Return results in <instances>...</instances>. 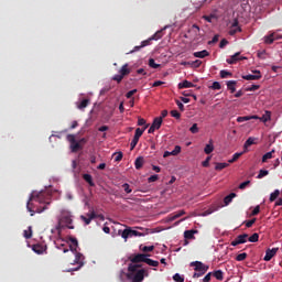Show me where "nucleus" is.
Returning <instances> with one entry per match:
<instances>
[{
	"label": "nucleus",
	"mask_w": 282,
	"mask_h": 282,
	"mask_svg": "<svg viewBox=\"0 0 282 282\" xmlns=\"http://www.w3.org/2000/svg\"><path fill=\"white\" fill-rule=\"evenodd\" d=\"M90 104V98H82L79 99V101L76 102V107L77 109H79V111H85V109H87V107H89Z\"/></svg>",
	"instance_id": "obj_7"
},
{
	"label": "nucleus",
	"mask_w": 282,
	"mask_h": 282,
	"mask_svg": "<svg viewBox=\"0 0 282 282\" xmlns=\"http://www.w3.org/2000/svg\"><path fill=\"white\" fill-rule=\"evenodd\" d=\"M59 221L62 224H65L66 228H68L69 230H74V226L72 225L74 220L72 219V216H69V214L62 216Z\"/></svg>",
	"instance_id": "obj_8"
},
{
	"label": "nucleus",
	"mask_w": 282,
	"mask_h": 282,
	"mask_svg": "<svg viewBox=\"0 0 282 282\" xmlns=\"http://www.w3.org/2000/svg\"><path fill=\"white\" fill-rule=\"evenodd\" d=\"M254 224H257V218L245 221L246 228H252V226H254Z\"/></svg>",
	"instance_id": "obj_49"
},
{
	"label": "nucleus",
	"mask_w": 282,
	"mask_h": 282,
	"mask_svg": "<svg viewBox=\"0 0 282 282\" xmlns=\"http://www.w3.org/2000/svg\"><path fill=\"white\" fill-rule=\"evenodd\" d=\"M195 230H185L184 231V237L185 239H195Z\"/></svg>",
	"instance_id": "obj_31"
},
{
	"label": "nucleus",
	"mask_w": 282,
	"mask_h": 282,
	"mask_svg": "<svg viewBox=\"0 0 282 282\" xmlns=\"http://www.w3.org/2000/svg\"><path fill=\"white\" fill-rule=\"evenodd\" d=\"M121 237L127 241V239H129L130 237H144V234L138 230H133L131 228H127L122 231Z\"/></svg>",
	"instance_id": "obj_4"
},
{
	"label": "nucleus",
	"mask_w": 282,
	"mask_h": 282,
	"mask_svg": "<svg viewBox=\"0 0 282 282\" xmlns=\"http://www.w3.org/2000/svg\"><path fill=\"white\" fill-rule=\"evenodd\" d=\"M142 252H153V250H155L154 246H144L143 248H141Z\"/></svg>",
	"instance_id": "obj_54"
},
{
	"label": "nucleus",
	"mask_w": 282,
	"mask_h": 282,
	"mask_svg": "<svg viewBox=\"0 0 282 282\" xmlns=\"http://www.w3.org/2000/svg\"><path fill=\"white\" fill-rule=\"evenodd\" d=\"M191 265L194 267L195 272H200V274H206V272H208V268H209L208 265H206L199 261L192 262Z\"/></svg>",
	"instance_id": "obj_5"
},
{
	"label": "nucleus",
	"mask_w": 282,
	"mask_h": 282,
	"mask_svg": "<svg viewBox=\"0 0 282 282\" xmlns=\"http://www.w3.org/2000/svg\"><path fill=\"white\" fill-rule=\"evenodd\" d=\"M171 116L172 118H176V120H180V118H182V113H180V111L177 110H171Z\"/></svg>",
	"instance_id": "obj_51"
},
{
	"label": "nucleus",
	"mask_w": 282,
	"mask_h": 282,
	"mask_svg": "<svg viewBox=\"0 0 282 282\" xmlns=\"http://www.w3.org/2000/svg\"><path fill=\"white\" fill-rule=\"evenodd\" d=\"M247 186H250V181H245L239 185L240 191H243Z\"/></svg>",
	"instance_id": "obj_61"
},
{
	"label": "nucleus",
	"mask_w": 282,
	"mask_h": 282,
	"mask_svg": "<svg viewBox=\"0 0 282 282\" xmlns=\"http://www.w3.org/2000/svg\"><path fill=\"white\" fill-rule=\"evenodd\" d=\"M159 178H160V176H158V174H154V175H151V176L148 178V182H149V183L158 182Z\"/></svg>",
	"instance_id": "obj_62"
},
{
	"label": "nucleus",
	"mask_w": 282,
	"mask_h": 282,
	"mask_svg": "<svg viewBox=\"0 0 282 282\" xmlns=\"http://www.w3.org/2000/svg\"><path fill=\"white\" fill-rule=\"evenodd\" d=\"M195 58H206V56H210V53L206 50L195 52L194 53Z\"/></svg>",
	"instance_id": "obj_23"
},
{
	"label": "nucleus",
	"mask_w": 282,
	"mask_h": 282,
	"mask_svg": "<svg viewBox=\"0 0 282 282\" xmlns=\"http://www.w3.org/2000/svg\"><path fill=\"white\" fill-rule=\"evenodd\" d=\"M138 142H140V138L134 135L130 143L131 151H133L135 149V147H138Z\"/></svg>",
	"instance_id": "obj_42"
},
{
	"label": "nucleus",
	"mask_w": 282,
	"mask_h": 282,
	"mask_svg": "<svg viewBox=\"0 0 282 282\" xmlns=\"http://www.w3.org/2000/svg\"><path fill=\"white\" fill-rule=\"evenodd\" d=\"M280 39H282L281 35L276 33H271L264 36V43H267V45H272V43H274L275 41H279Z\"/></svg>",
	"instance_id": "obj_10"
},
{
	"label": "nucleus",
	"mask_w": 282,
	"mask_h": 282,
	"mask_svg": "<svg viewBox=\"0 0 282 282\" xmlns=\"http://www.w3.org/2000/svg\"><path fill=\"white\" fill-rule=\"evenodd\" d=\"M149 65H150V67H152V69H158V67H160V64H156L155 59H153V58L149 59Z\"/></svg>",
	"instance_id": "obj_53"
},
{
	"label": "nucleus",
	"mask_w": 282,
	"mask_h": 282,
	"mask_svg": "<svg viewBox=\"0 0 282 282\" xmlns=\"http://www.w3.org/2000/svg\"><path fill=\"white\" fill-rule=\"evenodd\" d=\"M189 32H193L195 36H199V25L193 24L192 28L189 29Z\"/></svg>",
	"instance_id": "obj_45"
},
{
	"label": "nucleus",
	"mask_w": 282,
	"mask_h": 282,
	"mask_svg": "<svg viewBox=\"0 0 282 282\" xmlns=\"http://www.w3.org/2000/svg\"><path fill=\"white\" fill-rule=\"evenodd\" d=\"M256 75H245L242 76L243 80H259L261 78V72L254 70Z\"/></svg>",
	"instance_id": "obj_13"
},
{
	"label": "nucleus",
	"mask_w": 282,
	"mask_h": 282,
	"mask_svg": "<svg viewBox=\"0 0 282 282\" xmlns=\"http://www.w3.org/2000/svg\"><path fill=\"white\" fill-rule=\"evenodd\" d=\"M203 19L207 21V23H213V19H217V15L215 13H212L209 15H203Z\"/></svg>",
	"instance_id": "obj_44"
},
{
	"label": "nucleus",
	"mask_w": 282,
	"mask_h": 282,
	"mask_svg": "<svg viewBox=\"0 0 282 282\" xmlns=\"http://www.w3.org/2000/svg\"><path fill=\"white\" fill-rule=\"evenodd\" d=\"M270 175V171L268 170H260L259 171V174L257 176V180H263V177Z\"/></svg>",
	"instance_id": "obj_39"
},
{
	"label": "nucleus",
	"mask_w": 282,
	"mask_h": 282,
	"mask_svg": "<svg viewBox=\"0 0 282 282\" xmlns=\"http://www.w3.org/2000/svg\"><path fill=\"white\" fill-rule=\"evenodd\" d=\"M122 188H123L124 193H127V194L133 193V189H131V185H129V183H124L122 185Z\"/></svg>",
	"instance_id": "obj_50"
},
{
	"label": "nucleus",
	"mask_w": 282,
	"mask_h": 282,
	"mask_svg": "<svg viewBox=\"0 0 282 282\" xmlns=\"http://www.w3.org/2000/svg\"><path fill=\"white\" fill-rule=\"evenodd\" d=\"M238 239V243H246L248 241V234H242L236 237Z\"/></svg>",
	"instance_id": "obj_30"
},
{
	"label": "nucleus",
	"mask_w": 282,
	"mask_h": 282,
	"mask_svg": "<svg viewBox=\"0 0 282 282\" xmlns=\"http://www.w3.org/2000/svg\"><path fill=\"white\" fill-rule=\"evenodd\" d=\"M162 117H156L154 118L152 126L155 127L156 129H160L162 127Z\"/></svg>",
	"instance_id": "obj_36"
},
{
	"label": "nucleus",
	"mask_w": 282,
	"mask_h": 282,
	"mask_svg": "<svg viewBox=\"0 0 282 282\" xmlns=\"http://www.w3.org/2000/svg\"><path fill=\"white\" fill-rule=\"evenodd\" d=\"M243 155V152H237L232 155V159H230L228 162L229 164H234V162H237L241 156Z\"/></svg>",
	"instance_id": "obj_35"
},
{
	"label": "nucleus",
	"mask_w": 282,
	"mask_h": 282,
	"mask_svg": "<svg viewBox=\"0 0 282 282\" xmlns=\"http://www.w3.org/2000/svg\"><path fill=\"white\" fill-rule=\"evenodd\" d=\"M173 279L176 282H184V278H182V275H180V273L174 274Z\"/></svg>",
	"instance_id": "obj_63"
},
{
	"label": "nucleus",
	"mask_w": 282,
	"mask_h": 282,
	"mask_svg": "<svg viewBox=\"0 0 282 282\" xmlns=\"http://www.w3.org/2000/svg\"><path fill=\"white\" fill-rule=\"evenodd\" d=\"M122 161V152L115 153V162H121Z\"/></svg>",
	"instance_id": "obj_60"
},
{
	"label": "nucleus",
	"mask_w": 282,
	"mask_h": 282,
	"mask_svg": "<svg viewBox=\"0 0 282 282\" xmlns=\"http://www.w3.org/2000/svg\"><path fill=\"white\" fill-rule=\"evenodd\" d=\"M237 32H241V26H239V20L235 19L229 29L228 34L230 36H235V34H237Z\"/></svg>",
	"instance_id": "obj_9"
},
{
	"label": "nucleus",
	"mask_w": 282,
	"mask_h": 282,
	"mask_svg": "<svg viewBox=\"0 0 282 282\" xmlns=\"http://www.w3.org/2000/svg\"><path fill=\"white\" fill-rule=\"evenodd\" d=\"M230 164L228 163H216L215 171H224V169H228Z\"/></svg>",
	"instance_id": "obj_38"
},
{
	"label": "nucleus",
	"mask_w": 282,
	"mask_h": 282,
	"mask_svg": "<svg viewBox=\"0 0 282 282\" xmlns=\"http://www.w3.org/2000/svg\"><path fill=\"white\" fill-rule=\"evenodd\" d=\"M83 178L85 180V182H87V184H89V186H96V184L94 183V178L90 174H84Z\"/></svg>",
	"instance_id": "obj_28"
},
{
	"label": "nucleus",
	"mask_w": 282,
	"mask_h": 282,
	"mask_svg": "<svg viewBox=\"0 0 282 282\" xmlns=\"http://www.w3.org/2000/svg\"><path fill=\"white\" fill-rule=\"evenodd\" d=\"M191 133H199V127H197V123H194L191 128H189Z\"/></svg>",
	"instance_id": "obj_57"
},
{
	"label": "nucleus",
	"mask_w": 282,
	"mask_h": 282,
	"mask_svg": "<svg viewBox=\"0 0 282 282\" xmlns=\"http://www.w3.org/2000/svg\"><path fill=\"white\" fill-rule=\"evenodd\" d=\"M178 153H182V147L175 145L174 150L172 151V155H178Z\"/></svg>",
	"instance_id": "obj_58"
},
{
	"label": "nucleus",
	"mask_w": 282,
	"mask_h": 282,
	"mask_svg": "<svg viewBox=\"0 0 282 282\" xmlns=\"http://www.w3.org/2000/svg\"><path fill=\"white\" fill-rule=\"evenodd\" d=\"M278 252H279V248L267 249L263 260L272 261V258L275 257Z\"/></svg>",
	"instance_id": "obj_11"
},
{
	"label": "nucleus",
	"mask_w": 282,
	"mask_h": 282,
	"mask_svg": "<svg viewBox=\"0 0 282 282\" xmlns=\"http://www.w3.org/2000/svg\"><path fill=\"white\" fill-rule=\"evenodd\" d=\"M259 213H261V206L257 205L251 212V217H256V215H259Z\"/></svg>",
	"instance_id": "obj_55"
},
{
	"label": "nucleus",
	"mask_w": 282,
	"mask_h": 282,
	"mask_svg": "<svg viewBox=\"0 0 282 282\" xmlns=\"http://www.w3.org/2000/svg\"><path fill=\"white\" fill-rule=\"evenodd\" d=\"M147 45H151V40H145V41L141 42V45L134 46L132 51L128 52V54H133L135 52H140V50H142V47H147Z\"/></svg>",
	"instance_id": "obj_14"
},
{
	"label": "nucleus",
	"mask_w": 282,
	"mask_h": 282,
	"mask_svg": "<svg viewBox=\"0 0 282 282\" xmlns=\"http://www.w3.org/2000/svg\"><path fill=\"white\" fill-rule=\"evenodd\" d=\"M237 80L227 82V89H229L230 94H235L237 91Z\"/></svg>",
	"instance_id": "obj_22"
},
{
	"label": "nucleus",
	"mask_w": 282,
	"mask_h": 282,
	"mask_svg": "<svg viewBox=\"0 0 282 282\" xmlns=\"http://www.w3.org/2000/svg\"><path fill=\"white\" fill-rule=\"evenodd\" d=\"M231 58L235 59L236 63H238V61H246V57L241 56V53H235L234 55H231Z\"/></svg>",
	"instance_id": "obj_41"
},
{
	"label": "nucleus",
	"mask_w": 282,
	"mask_h": 282,
	"mask_svg": "<svg viewBox=\"0 0 282 282\" xmlns=\"http://www.w3.org/2000/svg\"><path fill=\"white\" fill-rule=\"evenodd\" d=\"M75 263H77V265H79V267L74 270H80V268H83V265H85V256H83V253H80V252H76L75 253Z\"/></svg>",
	"instance_id": "obj_12"
},
{
	"label": "nucleus",
	"mask_w": 282,
	"mask_h": 282,
	"mask_svg": "<svg viewBox=\"0 0 282 282\" xmlns=\"http://www.w3.org/2000/svg\"><path fill=\"white\" fill-rule=\"evenodd\" d=\"M24 239H32V227H29V230L23 231Z\"/></svg>",
	"instance_id": "obj_48"
},
{
	"label": "nucleus",
	"mask_w": 282,
	"mask_h": 282,
	"mask_svg": "<svg viewBox=\"0 0 282 282\" xmlns=\"http://www.w3.org/2000/svg\"><path fill=\"white\" fill-rule=\"evenodd\" d=\"M147 257H149V254L138 253L134 256H130L129 261H131V263H144V261H147Z\"/></svg>",
	"instance_id": "obj_6"
},
{
	"label": "nucleus",
	"mask_w": 282,
	"mask_h": 282,
	"mask_svg": "<svg viewBox=\"0 0 282 282\" xmlns=\"http://www.w3.org/2000/svg\"><path fill=\"white\" fill-rule=\"evenodd\" d=\"M83 221H85L86 226H89L91 224V219H96V213L91 212L88 214V218L85 216H82Z\"/></svg>",
	"instance_id": "obj_20"
},
{
	"label": "nucleus",
	"mask_w": 282,
	"mask_h": 282,
	"mask_svg": "<svg viewBox=\"0 0 282 282\" xmlns=\"http://www.w3.org/2000/svg\"><path fill=\"white\" fill-rule=\"evenodd\" d=\"M252 144H257V139L254 137H249L245 142L243 148L248 149V147H252Z\"/></svg>",
	"instance_id": "obj_27"
},
{
	"label": "nucleus",
	"mask_w": 282,
	"mask_h": 282,
	"mask_svg": "<svg viewBox=\"0 0 282 282\" xmlns=\"http://www.w3.org/2000/svg\"><path fill=\"white\" fill-rule=\"evenodd\" d=\"M66 140L70 144V151L72 153H78V151L83 150V145L76 141V135L74 134H67Z\"/></svg>",
	"instance_id": "obj_3"
},
{
	"label": "nucleus",
	"mask_w": 282,
	"mask_h": 282,
	"mask_svg": "<svg viewBox=\"0 0 282 282\" xmlns=\"http://www.w3.org/2000/svg\"><path fill=\"white\" fill-rule=\"evenodd\" d=\"M248 241H250V243H257V241H259V234H252L249 238Z\"/></svg>",
	"instance_id": "obj_46"
},
{
	"label": "nucleus",
	"mask_w": 282,
	"mask_h": 282,
	"mask_svg": "<svg viewBox=\"0 0 282 282\" xmlns=\"http://www.w3.org/2000/svg\"><path fill=\"white\" fill-rule=\"evenodd\" d=\"M183 215H186L184 209L176 212L175 214H171L169 216V221H175V219H180V217H183Z\"/></svg>",
	"instance_id": "obj_15"
},
{
	"label": "nucleus",
	"mask_w": 282,
	"mask_h": 282,
	"mask_svg": "<svg viewBox=\"0 0 282 282\" xmlns=\"http://www.w3.org/2000/svg\"><path fill=\"white\" fill-rule=\"evenodd\" d=\"M142 264H129L128 265V279H132V282H142L144 276H149V271L147 269H140ZM139 269V270H138Z\"/></svg>",
	"instance_id": "obj_2"
},
{
	"label": "nucleus",
	"mask_w": 282,
	"mask_h": 282,
	"mask_svg": "<svg viewBox=\"0 0 282 282\" xmlns=\"http://www.w3.org/2000/svg\"><path fill=\"white\" fill-rule=\"evenodd\" d=\"M70 242L73 245L69 246L72 252H74V250L76 251V248H78V240L76 238H70Z\"/></svg>",
	"instance_id": "obj_40"
},
{
	"label": "nucleus",
	"mask_w": 282,
	"mask_h": 282,
	"mask_svg": "<svg viewBox=\"0 0 282 282\" xmlns=\"http://www.w3.org/2000/svg\"><path fill=\"white\" fill-rule=\"evenodd\" d=\"M248 120H259V116H245V117H238L237 122H248Z\"/></svg>",
	"instance_id": "obj_18"
},
{
	"label": "nucleus",
	"mask_w": 282,
	"mask_h": 282,
	"mask_svg": "<svg viewBox=\"0 0 282 282\" xmlns=\"http://www.w3.org/2000/svg\"><path fill=\"white\" fill-rule=\"evenodd\" d=\"M119 74L124 78V76H129V74H131V68H129L128 64H123L119 69Z\"/></svg>",
	"instance_id": "obj_17"
},
{
	"label": "nucleus",
	"mask_w": 282,
	"mask_h": 282,
	"mask_svg": "<svg viewBox=\"0 0 282 282\" xmlns=\"http://www.w3.org/2000/svg\"><path fill=\"white\" fill-rule=\"evenodd\" d=\"M148 128H149V126H144L143 129L137 128L134 137L142 138V134L144 133V131H147Z\"/></svg>",
	"instance_id": "obj_34"
},
{
	"label": "nucleus",
	"mask_w": 282,
	"mask_h": 282,
	"mask_svg": "<svg viewBox=\"0 0 282 282\" xmlns=\"http://www.w3.org/2000/svg\"><path fill=\"white\" fill-rule=\"evenodd\" d=\"M162 37V30L158 31L154 35H152L148 41H160Z\"/></svg>",
	"instance_id": "obj_43"
},
{
	"label": "nucleus",
	"mask_w": 282,
	"mask_h": 282,
	"mask_svg": "<svg viewBox=\"0 0 282 282\" xmlns=\"http://www.w3.org/2000/svg\"><path fill=\"white\" fill-rule=\"evenodd\" d=\"M235 197H237V194L236 193H230L229 195H227L225 198H224V204L225 206H228L232 199H235Z\"/></svg>",
	"instance_id": "obj_25"
},
{
	"label": "nucleus",
	"mask_w": 282,
	"mask_h": 282,
	"mask_svg": "<svg viewBox=\"0 0 282 282\" xmlns=\"http://www.w3.org/2000/svg\"><path fill=\"white\" fill-rule=\"evenodd\" d=\"M213 151H215V145H213V140H210L209 143L205 145L204 153H206V155H210Z\"/></svg>",
	"instance_id": "obj_24"
},
{
	"label": "nucleus",
	"mask_w": 282,
	"mask_h": 282,
	"mask_svg": "<svg viewBox=\"0 0 282 282\" xmlns=\"http://www.w3.org/2000/svg\"><path fill=\"white\" fill-rule=\"evenodd\" d=\"M213 275L215 276V279H217V281H224V271L221 270L214 271Z\"/></svg>",
	"instance_id": "obj_32"
},
{
	"label": "nucleus",
	"mask_w": 282,
	"mask_h": 282,
	"mask_svg": "<svg viewBox=\"0 0 282 282\" xmlns=\"http://www.w3.org/2000/svg\"><path fill=\"white\" fill-rule=\"evenodd\" d=\"M246 259H248V253H246V252L239 253L236 257V261H246Z\"/></svg>",
	"instance_id": "obj_47"
},
{
	"label": "nucleus",
	"mask_w": 282,
	"mask_h": 282,
	"mask_svg": "<svg viewBox=\"0 0 282 282\" xmlns=\"http://www.w3.org/2000/svg\"><path fill=\"white\" fill-rule=\"evenodd\" d=\"M134 94H138V89H132L126 94V98H133Z\"/></svg>",
	"instance_id": "obj_59"
},
{
	"label": "nucleus",
	"mask_w": 282,
	"mask_h": 282,
	"mask_svg": "<svg viewBox=\"0 0 282 282\" xmlns=\"http://www.w3.org/2000/svg\"><path fill=\"white\" fill-rule=\"evenodd\" d=\"M144 263L151 265L152 268H158V265H160L159 261L152 260L150 258H145Z\"/></svg>",
	"instance_id": "obj_29"
},
{
	"label": "nucleus",
	"mask_w": 282,
	"mask_h": 282,
	"mask_svg": "<svg viewBox=\"0 0 282 282\" xmlns=\"http://www.w3.org/2000/svg\"><path fill=\"white\" fill-rule=\"evenodd\" d=\"M143 165H144V159L142 156H139L134 162V166L137 171H140V169H142Z\"/></svg>",
	"instance_id": "obj_26"
},
{
	"label": "nucleus",
	"mask_w": 282,
	"mask_h": 282,
	"mask_svg": "<svg viewBox=\"0 0 282 282\" xmlns=\"http://www.w3.org/2000/svg\"><path fill=\"white\" fill-rule=\"evenodd\" d=\"M32 202H36L37 204H50V202H47V194L45 192H32L26 203V210L31 213V217H34L36 213L41 214L44 213V210H47V205L44 207H37L36 210H34V204H32Z\"/></svg>",
	"instance_id": "obj_1"
},
{
	"label": "nucleus",
	"mask_w": 282,
	"mask_h": 282,
	"mask_svg": "<svg viewBox=\"0 0 282 282\" xmlns=\"http://www.w3.org/2000/svg\"><path fill=\"white\" fill-rule=\"evenodd\" d=\"M228 76H232V73L226 69L220 70V78H228Z\"/></svg>",
	"instance_id": "obj_52"
},
{
	"label": "nucleus",
	"mask_w": 282,
	"mask_h": 282,
	"mask_svg": "<svg viewBox=\"0 0 282 282\" xmlns=\"http://www.w3.org/2000/svg\"><path fill=\"white\" fill-rule=\"evenodd\" d=\"M258 120L261 122H270L272 120V112L270 110H265L262 117H258Z\"/></svg>",
	"instance_id": "obj_16"
},
{
	"label": "nucleus",
	"mask_w": 282,
	"mask_h": 282,
	"mask_svg": "<svg viewBox=\"0 0 282 282\" xmlns=\"http://www.w3.org/2000/svg\"><path fill=\"white\" fill-rule=\"evenodd\" d=\"M212 89H221V84H219V82H214L212 85Z\"/></svg>",
	"instance_id": "obj_64"
},
{
	"label": "nucleus",
	"mask_w": 282,
	"mask_h": 282,
	"mask_svg": "<svg viewBox=\"0 0 282 282\" xmlns=\"http://www.w3.org/2000/svg\"><path fill=\"white\" fill-rule=\"evenodd\" d=\"M273 153H275V150H271L270 152H267V153L262 156V162L265 163V162H268V160H272Z\"/></svg>",
	"instance_id": "obj_33"
},
{
	"label": "nucleus",
	"mask_w": 282,
	"mask_h": 282,
	"mask_svg": "<svg viewBox=\"0 0 282 282\" xmlns=\"http://www.w3.org/2000/svg\"><path fill=\"white\" fill-rule=\"evenodd\" d=\"M124 77L119 73L118 75H115L113 77H112V80H115L116 83H118V84H120V83H122V79H123Z\"/></svg>",
	"instance_id": "obj_56"
},
{
	"label": "nucleus",
	"mask_w": 282,
	"mask_h": 282,
	"mask_svg": "<svg viewBox=\"0 0 282 282\" xmlns=\"http://www.w3.org/2000/svg\"><path fill=\"white\" fill-rule=\"evenodd\" d=\"M281 195L279 189H275L273 193L270 194L269 202H276V198Z\"/></svg>",
	"instance_id": "obj_37"
},
{
	"label": "nucleus",
	"mask_w": 282,
	"mask_h": 282,
	"mask_svg": "<svg viewBox=\"0 0 282 282\" xmlns=\"http://www.w3.org/2000/svg\"><path fill=\"white\" fill-rule=\"evenodd\" d=\"M191 87H195V85L186 79L178 84V89H191Z\"/></svg>",
	"instance_id": "obj_21"
},
{
	"label": "nucleus",
	"mask_w": 282,
	"mask_h": 282,
	"mask_svg": "<svg viewBox=\"0 0 282 282\" xmlns=\"http://www.w3.org/2000/svg\"><path fill=\"white\" fill-rule=\"evenodd\" d=\"M33 252H35V254H43V252H45L46 248L43 245H33L32 247Z\"/></svg>",
	"instance_id": "obj_19"
}]
</instances>
